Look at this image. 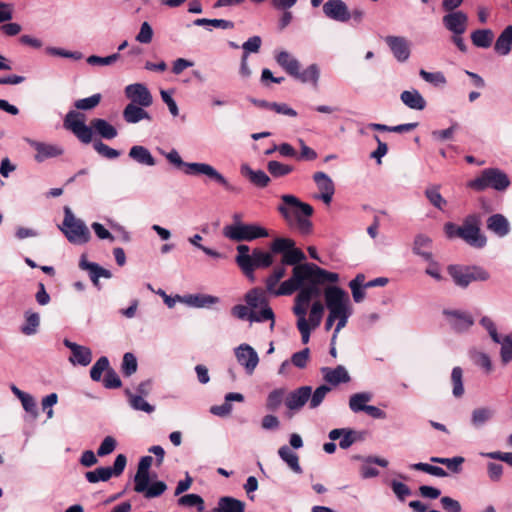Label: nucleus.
<instances>
[{
	"label": "nucleus",
	"mask_w": 512,
	"mask_h": 512,
	"mask_svg": "<svg viewBox=\"0 0 512 512\" xmlns=\"http://www.w3.org/2000/svg\"><path fill=\"white\" fill-rule=\"evenodd\" d=\"M339 275L320 268L313 263L299 264L292 271V276L283 281L273 294L291 295L296 290H300L295 297L294 307L300 305L303 309H307L310 301L319 298L322 295L321 285L325 283H336Z\"/></svg>",
	"instance_id": "obj_1"
},
{
	"label": "nucleus",
	"mask_w": 512,
	"mask_h": 512,
	"mask_svg": "<svg viewBox=\"0 0 512 512\" xmlns=\"http://www.w3.org/2000/svg\"><path fill=\"white\" fill-rule=\"evenodd\" d=\"M85 115L71 110L64 118V127L71 131L82 143L92 141L93 130L103 139L111 140L117 137V129L105 119L94 118L90 126L85 124Z\"/></svg>",
	"instance_id": "obj_2"
},
{
	"label": "nucleus",
	"mask_w": 512,
	"mask_h": 512,
	"mask_svg": "<svg viewBox=\"0 0 512 512\" xmlns=\"http://www.w3.org/2000/svg\"><path fill=\"white\" fill-rule=\"evenodd\" d=\"M282 204L278 206L277 210L281 216L288 222L294 221L297 228L302 234H309L312 231V222L308 219L312 216L313 207L292 194H284L281 196Z\"/></svg>",
	"instance_id": "obj_3"
},
{
	"label": "nucleus",
	"mask_w": 512,
	"mask_h": 512,
	"mask_svg": "<svg viewBox=\"0 0 512 512\" xmlns=\"http://www.w3.org/2000/svg\"><path fill=\"white\" fill-rule=\"evenodd\" d=\"M237 255L235 262L243 274L254 281V271L256 269L268 268L273 264L272 252H266L260 248H255L250 253V247L245 244L237 246Z\"/></svg>",
	"instance_id": "obj_4"
},
{
	"label": "nucleus",
	"mask_w": 512,
	"mask_h": 512,
	"mask_svg": "<svg viewBox=\"0 0 512 512\" xmlns=\"http://www.w3.org/2000/svg\"><path fill=\"white\" fill-rule=\"evenodd\" d=\"M328 290L331 298V306L336 312L334 314L335 320H337V324L332 335V343H334L341 329L346 326L352 311L350 308V299L345 290L333 285L328 286Z\"/></svg>",
	"instance_id": "obj_5"
},
{
	"label": "nucleus",
	"mask_w": 512,
	"mask_h": 512,
	"mask_svg": "<svg viewBox=\"0 0 512 512\" xmlns=\"http://www.w3.org/2000/svg\"><path fill=\"white\" fill-rule=\"evenodd\" d=\"M510 186L508 175L498 168H486L467 183V187L482 192L488 188L496 191H505Z\"/></svg>",
	"instance_id": "obj_6"
},
{
	"label": "nucleus",
	"mask_w": 512,
	"mask_h": 512,
	"mask_svg": "<svg viewBox=\"0 0 512 512\" xmlns=\"http://www.w3.org/2000/svg\"><path fill=\"white\" fill-rule=\"evenodd\" d=\"M59 229L67 240L75 245L86 244L91 239V233L85 222L76 218L68 206L64 207V219Z\"/></svg>",
	"instance_id": "obj_7"
},
{
	"label": "nucleus",
	"mask_w": 512,
	"mask_h": 512,
	"mask_svg": "<svg viewBox=\"0 0 512 512\" xmlns=\"http://www.w3.org/2000/svg\"><path fill=\"white\" fill-rule=\"evenodd\" d=\"M454 284L460 288H467L474 281H487L490 273L480 266L450 265L447 268Z\"/></svg>",
	"instance_id": "obj_8"
},
{
	"label": "nucleus",
	"mask_w": 512,
	"mask_h": 512,
	"mask_svg": "<svg viewBox=\"0 0 512 512\" xmlns=\"http://www.w3.org/2000/svg\"><path fill=\"white\" fill-rule=\"evenodd\" d=\"M481 216L477 213L467 215L461 225L460 239L469 246L481 249L487 244V237L481 231Z\"/></svg>",
	"instance_id": "obj_9"
},
{
	"label": "nucleus",
	"mask_w": 512,
	"mask_h": 512,
	"mask_svg": "<svg viewBox=\"0 0 512 512\" xmlns=\"http://www.w3.org/2000/svg\"><path fill=\"white\" fill-rule=\"evenodd\" d=\"M223 235L236 242L253 241L258 238L267 237L268 231L256 224L235 223L223 228Z\"/></svg>",
	"instance_id": "obj_10"
},
{
	"label": "nucleus",
	"mask_w": 512,
	"mask_h": 512,
	"mask_svg": "<svg viewBox=\"0 0 512 512\" xmlns=\"http://www.w3.org/2000/svg\"><path fill=\"white\" fill-rule=\"evenodd\" d=\"M270 250L274 254H282L281 264L296 265L305 260V254L295 248V241L290 238L278 237L270 244Z\"/></svg>",
	"instance_id": "obj_11"
},
{
	"label": "nucleus",
	"mask_w": 512,
	"mask_h": 512,
	"mask_svg": "<svg viewBox=\"0 0 512 512\" xmlns=\"http://www.w3.org/2000/svg\"><path fill=\"white\" fill-rule=\"evenodd\" d=\"M185 173L187 175H205L215 183L222 186L226 191L237 192L238 189L233 186L218 170L212 165L200 162H185Z\"/></svg>",
	"instance_id": "obj_12"
},
{
	"label": "nucleus",
	"mask_w": 512,
	"mask_h": 512,
	"mask_svg": "<svg viewBox=\"0 0 512 512\" xmlns=\"http://www.w3.org/2000/svg\"><path fill=\"white\" fill-rule=\"evenodd\" d=\"M23 140L36 151L34 160L37 163H42L47 159L56 158L64 154V148L59 144L37 141L29 137H24Z\"/></svg>",
	"instance_id": "obj_13"
},
{
	"label": "nucleus",
	"mask_w": 512,
	"mask_h": 512,
	"mask_svg": "<svg viewBox=\"0 0 512 512\" xmlns=\"http://www.w3.org/2000/svg\"><path fill=\"white\" fill-rule=\"evenodd\" d=\"M443 315L451 329L457 333L467 332L474 325L473 316L465 310L444 309Z\"/></svg>",
	"instance_id": "obj_14"
},
{
	"label": "nucleus",
	"mask_w": 512,
	"mask_h": 512,
	"mask_svg": "<svg viewBox=\"0 0 512 512\" xmlns=\"http://www.w3.org/2000/svg\"><path fill=\"white\" fill-rule=\"evenodd\" d=\"M235 356L238 363L243 366L246 373L251 375L259 363V357L253 347L244 343L235 348Z\"/></svg>",
	"instance_id": "obj_15"
},
{
	"label": "nucleus",
	"mask_w": 512,
	"mask_h": 512,
	"mask_svg": "<svg viewBox=\"0 0 512 512\" xmlns=\"http://www.w3.org/2000/svg\"><path fill=\"white\" fill-rule=\"evenodd\" d=\"M125 95L131 100L130 104L149 107L153 102V97L149 89L142 83H134L126 86Z\"/></svg>",
	"instance_id": "obj_16"
},
{
	"label": "nucleus",
	"mask_w": 512,
	"mask_h": 512,
	"mask_svg": "<svg viewBox=\"0 0 512 512\" xmlns=\"http://www.w3.org/2000/svg\"><path fill=\"white\" fill-rule=\"evenodd\" d=\"M384 41L397 61L406 62L409 59L410 43L405 37L389 35Z\"/></svg>",
	"instance_id": "obj_17"
},
{
	"label": "nucleus",
	"mask_w": 512,
	"mask_h": 512,
	"mask_svg": "<svg viewBox=\"0 0 512 512\" xmlns=\"http://www.w3.org/2000/svg\"><path fill=\"white\" fill-rule=\"evenodd\" d=\"M320 195L318 196L326 205L332 202L335 193V185L331 177L325 172H315L312 176Z\"/></svg>",
	"instance_id": "obj_18"
},
{
	"label": "nucleus",
	"mask_w": 512,
	"mask_h": 512,
	"mask_svg": "<svg viewBox=\"0 0 512 512\" xmlns=\"http://www.w3.org/2000/svg\"><path fill=\"white\" fill-rule=\"evenodd\" d=\"M444 27L453 34H464L467 29L468 17L463 11H454L443 16Z\"/></svg>",
	"instance_id": "obj_19"
},
{
	"label": "nucleus",
	"mask_w": 512,
	"mask_h": 512,
	"mask_svg": "<svg viewBox=\"0 0 512 512\" xmlns=\"http://www.w3.org/2000/svg\"><path fill=\"white\" fill-rule=\"evenodd\" d=\"M311 397V386H301L291 391L285 398V405L291 411H299Z\"/></svg>",
	"instance_id": "obj_20"
},
{
	"label": "nucleus",
	"mask_w": 512,
	"mask_h": 512,
	"mask_svg": "<svg viewBox=\"0 0 512 512\" xmlns=\"http://www.w3.org/2000/svg\"><path fill=\"white\" fill-rule=\"evenodd\" d=\"M63 344L71 350L72 355L69 361L74 365L87 366L92 361L91 349L79 344H76L69 339H64Z\"/></svg>",
	"instance_id": "obj_21"
},
{
	"label": "nucleus",
	"mask_w": 512,
	"mask_h": 512,
	"mask_svg": "<svg viewBox=\"0 0 512 512\" xmlns=\"http://www.w3.org/2000/svg\"><path fill=\"white\" fill-rule=\"evenodd\" d=\"M324 14L335 21L347 22L350 19V12L342 0H329L323 5Z\"/></svg>",
	"instance_id": "obj_22"
},
{
	"label": "nucleus",
	"mask_w": 512,
	"mask_h": 512,
	"mask_svg": "<svg viewBox=\"0 0 512 512\" xmlns=\"http://www.w3.org/2000/svg\"><path fill=\"white\" fill-rule=\"evenodd\" d=\"M486 228L499 238L507 236L511 231L509 220L500 213L493 214L487 218Z\"/></svg>",
	"instance_id": "obj_23"
},
{
	"label": "nucleus",
	"mask_w": 512,
	"mask_h": 512,
	"mask_svg": "<svg viewBox=\"0 0 512 512\" xmlns=\"http://www.w3.org/2000/svg\"><path fill=\"white\" fill-rule=\"evenodd\" d=\"M153 458L151 456H143L139 463L138 469L134 477V490L142 492L146 488V483H149V469L152 465Z\"/></svg>",
	"instance_id": "obj_24"
},
{
	"label": "nucleus",
	"mask_w": 512,
	"mask_h": 512,
	"mask_svg": "<svg viewBox=\"0 0 512 512\" xmlns=\"http://www.w3.org/2000/svg\"><path fill=\"white\" fill-rule=\"evenodd\" d=\"M321 373L324 380L333 386L350 381L348 371L342 365H338L335 368L323 367L321 368Z\"/></svg>",
	"instance_id": "obj_25"
},
{
	"label": "nucleus",
	"mask_w": 512,
	"mask_h": 512,
	"mask_svg": "<svg viewBox=\"0 0 512 512\" xmlns=\"http://www.w3.org/2000/svg\"><path fill=\"white\" fill-rule=\"evenodd\" d=\"M177 299L189 306L203 308L219 302V298L208 294H190L184 297L177 295Z\"/></svg>",
	"instance_id": "obj_26"
},
{
	"label": "nucleus",
	"mask_w": 512,
	"mask_h": 512,
	"mask_svg": "<svg viewBox=\"0 0 512 512\" xmlns=\"http://www.w3.org/2000/svg\"><path fill=\"white\" fill-rule=\"evenodd\" d=\"M240 172L258 188H265L270 183V177L263 170H253L248 164H242Z\"/></svg>",
	"instance_id": "obj_27"
},
{
	"label": "nucleus",
	"mask_w": 512,
	"mask_h": 512,
	"mask_svg": "<svg viewBox=\"0 0 512 512\" xmlns=\"http://www.w3.org/2000/svg\"><path fill=\"white\" fill-rule=\"evenodd\" d=\"M128 156L141 165L149 167L156 165V159L154 156L151 154L148 148L142 145L132 146L129 150Z\"/></svg>",
	"instance_id": "obj_28"
},
{
	"label": "nucleus",
	"mask_w": 512,
	"mask_h": 512,
	"mask_svg": "<svg viewBox=\"0 0 512 512\" xmlns=\"http://www.w3.org/2000/svg\"><path fill=\"white\" fill-rule=\"evenodd\" d=\"M404 105L413 110H424L427 103L421 93L416 89L405 90L400 94Z\"/></svg>",
	"instance_id": "obj_29"
},
{
	"label": "nucleus",
	"mask_w": 512,
	"mask_h": 512,
	"mask_svg": "<svg viewBox=\"0 0 512 512\" xmlns=\"http://www.w3.org/2000/svg\"><path fill=\"white\" fill-rule=\"evenodd\" d=\"M212 512H245V503L231 496H223Z\"/></svg>",
	"instance_id": "obj_30"
},
{
	"label": "nucleus",
	"mask_w": 512,
	"mask_h": 512,
	"mask_svg": "<svg viewBox=\"0 0 512 512\" xmlns=\"http://www.w3.org/2000/svg\"><path fill=\"white\" fill-rule=\"evenodd\" d=\"M293 313L297 316V328L301 334L302 343L307 344L310 340L312 328L306 319L307 309H303L298 305L297 307H293Z\"/></svg>",
	"instance_id": "obj_31"
},
{
	"label": "nucleus",
	"mask_w": 512,
	"mask_h": 512,
	"mask_svg": "<svg viewBox=\"0 0 512 512\" xmlns=\"http://www.w3.org/2000/svg\"><path fill=\"white\" fill-rule=\"evenodd\" d=\"M123 118L127 123L136 124L141 120H151L149 113L142 106L128 104L123 110Z\"/></svg>",
	"instance_id": "obj_32"
},
{
	"label": "nucleus",
	"mask_w": 512,
	"mask_h": 512,
	"mask_svg": "<svg viewBox=\"0 0 512 512\" xmlns=\"http://www.w3.org/2000/svg\"><path fill=\"white\" fill-rule=\"evenodd\" d=\"M512 48V25L507 26L501 34L498 36L494 50L496 53L502 56H506L510 53Z\"/></svg>",
	"instance_id": "obj_33"
},
{
	"label": "nucleus",
	"mask_w": 512,
	"mask_h": 512,
	"mask_svg": "<svg viewBox=\"0 0 512 512\" xmlns=\"http://www.w3.org/2000/svg\"><path fill=\"white\" fill-rule=\"evenodd\" d=\"M276 62L281 66L290 76L297 74L300 69L299 61L287 51H280L276 57Z\"/></svg>",
	"instance_id": "obj_34"
},
{
	"label": "nucleus",
	"mask_w": 512,
	"mask_h": 512,
	"mask_svg": "<svg viewBox=\"0 0 512 512\" xmlns=\"http://www.w3.org/2000/svg\"><path fill=\"white\" fill-rule=\"evenodd\" d=\"M278 455L294 473L301 474L303 472L299 464L298 455L290 447L287 445L281 446L278 450Z\"/></svg>",
	"instance_id": "obj_35"
},
{
	"label": "nucleus",
	"mask_w": 512,
	"mask_h": 512,
	"mask_svg": "<svg viewBox=\"0 0 512 512\" xmlns=\"http://www.w3.org/2000/svg\"><path fill=\"white\" fill-rule=\"evenodd\" d=\"M431 239L423 234H419L414 239L413 252L421 256L426 261H432L430 251Z\"/></svg>",
	"instance_id": "obj_36"
},
{
	"label": "nucleus",
	"mask_w": 512,
	"mask_h": 512,
	"mask_svg": "<svg viewBox=\"0 0 512 512\" xmlns=\"http://www.w3.org/2000/svg\"><path fill=\"white\" fill-rule=\"evenodd\" d=\"M125 394L128 397L130 407L136 411H142L147 414H151L155 411V406L148 403L142 395H136L129 389L125 390Z\"/></svg>",
	"instance_id": "obj_37"
},
{
	"label": "nucleus",
	"mask_w": 512,
	"mask_h": 512,
	"mask_svg": "<svg viewBox=\"0 0 512 512\" xmlns=\"http://www.w3.org/2000/svg\"><path fill=\"white\" fill-rule=\"evenodd\" d=\"M293 77L302 83H310L316 87L320 77V69L317 64H311L302 72H300V69L297 70V74Z\"/></svg>",
	"instance_id": "obj_38"
},
{
	"label": "nucleus",
	"mask_w": 512,
	"mask_h": 512,
	"mask_svg": "<svg viewBox=\"0 0 512 512\" xmlns=\"http://www.w3.org/2000/svg\"><path fill=\"white\" fill-rule=\"evenodd\" d=\"M493 39L494 33L491 29H477L471 33V41L478 48H489Z\"/></svg>",
	"instance_id": "obj_39"
},
{
	"label": "nucleus",
	"mask_w": 512,
	"mask_h": 512,
	"mask_svg": "<svg viewBox=\"0 0 512 512\" xmlns=\"http://www.w3.org/2000/svg\"><path fill=\"white\" fill-rule=\"evenodd\" d=\"M365 462L367 464L363 465L361 467V476L365 479L376 477L379 475V471L371 466L370 464H377L381 467H387L388 461L384 458L376 457V456H369L365 459Z\"/></svg>",
	"instance_id": "obj_40"
},
{
	"label": "nucleus",
	"mask_w": 512,
	"mask_h": 512,
	"mask_svg": "<svg viewBox=\"0 0 512 512\" xmlns=\"http://www.w3.org/2000/svg\"><path fill=\"white\" fill-rule=\"evenodd\" d=\"M40 325V315L33 311L25 312V323L21 326L20 331L27 336L37 333Z\"/></svg>",
	"instance_id": "obj_41"
},
{
	"label": "nucleus",
	"mask_w": 512,
	"mask_h": 512,
	"mask_svg": "<svg viewBox=\"0 0 512 512\" xmlns=\"http://www.w3.org/2000/svg\"><path fill=\"white\" fill-rule=\"evenodd\" d=\"M372 400L370 392L355 393L349 398V408L354 413L364 412L367 403Z\"/></svg>",
	"instance_id": "obj_42"
},
{
	"label": "nucleus",
	"mask_w": 512,
	"mask_h": 512,
	"mask_svg": "<svg viewBox=\"0 0 512 512\" xmlns=\"http://www.w3.org/2000/svg\"><path fill=\"white\" fill-rule=\"evenodd\" d=\"M494 411L488 407L476 408L471 414V423L474 427L480 428L492 419Z\"/></svg>",
	"instance_id": "obj_43"
},
{
	"label": "nucleus",
	"mask_w": 512,
	"mask_h": 512,
	"mask_svg": "<svg viewBox=\"0 0 512 512\" xmlns=\"http://www.w3.org/2000/svg\"><path fill=\"white\" fill-rule=\"evenodd\" d=\"M451 382H452V394L456 398H460L464 395V385H463V370L461 367L456 366L452 369L451 372Z\"/></svg>",
	"instance_id": "obj_44"
},
{
	"label": "nucleus",
	"mask_w": 512,
	"mask_h": 512,
	"mask_svg": "<svg viewBox=\"0 0 512 512\" xmlns=\"http://www.w3.org/2000/svg\"><path fill=\"white\" fill-rule=\"evenodd\" d=\"M430 461L433 463L445 465L453 473H459L461 471V465L464 463L465 459L462 456H455L453 458L433 456L430 458Z\"/></svg>",
	"instance_id": "obj_45"
},
{
	"label": "nucleus",
	"mask_w": 512,
	"mask_h": 512,
	"mask_svg": "<svg viewBox=\"0 0 512 512\" xmlns=\"http://www.w3.org/2000/svg\"><path fill=\"white\" fill-rule=\"evenodd\" d=\"M425 196L429 202L439 210H443L447 204V201L440 194L438 186H430L426 188Z\"/></svg>",
	"instance_id": "obj_46"
},
{
	"label": "nucleus",
	"mask_w": 512,
	"mask_h": 512,
	"mask_svg": "<svg viewBox=\"0 0 512 512\" xmlns=\"http://www.w3.org/2000/svg\"><path fill=\"white\" fill-rule=\"evenodd\" d=\"M112 477L109 467H98L93 471L85 473V478L89 483H97L99 481H108Z\"/></svg>",
	"instance_id": "obj_47"
},
{
	"label": "nucleus",
	"mask_w": 512,
	"mask_h": 512,
	"mask_svg": "<svg viewBox=\"0 0 512 512\" xmlns=\"http://www.w3.org/2000/svg\"><path fill=\"white\" fill-rule=\"evenodd\" d=\"M331 391V388L325 384L320 385L315 389V391L311 392V397L309 399V408L316 409L321 405L326 395Z\"/></svg>",
	"instance_id": "obj_48"
},
{
	"label": "nucleus",
	"mask_w": 512,
	"mask_h": 512,
	"mask_svg": "<svg viewBox=\"0 0 512 512\" xmlns=\"http://www.w3.org/2000/svg\"><path fill=\"white\" fill-rule=\"evenodd\" d=\"M267 169L273 177H283L293 171V166L272 160L268 162Z\"/></svg>",
	"instance_id": "obj_49"
},
{
	"label": "nucleus",
	"mask_w": 512,
	"mask_h": 512,
	"mask_svg": "<svg viewBox=\"0 0 512 512\" xmlns=\"http://www.w3.org/2000/svg\"><path fill=\"white\" fill-rule=\"evenodd\" d=\"M109 360L106 356L100 357L90 370V377L93 381H100L104 371L109 370Z\"/></svg>",
	"instance_id": "obj_50"
},
{
	"label": "nucleus",
	"mask_w": 512,
	"mask_h": 512,
	"mask_svg": "<svg viewBox=\"0 0 512 512\" xmlns=\"http://www.w3.org/2000/svg\"><path fill=\"white\" fill-rule=\"evenodd\" d=\"M196 26H213L215 28L221 29H232L234 28V23L229 20L224 19H206V18H198L193 22Z\"/></svg>",
	"instance_id": "obj_51"
},
{
	"label": "nucleus",
	"mask_w": 512,
	"mask_h": 512,
	"mask_svg": "<svg viewBox=\"0 0 512 512\" xmlns=\"http://www.w3.org/2000/svg\"><path fill=\"white\" fill-rule=\"evenodd\" d=\"M178 505L183 507H197L198 511L204 509V501L197 494H186L178 499Z\"/></svg>",
	"instance_id": "obj_52"
},
{
	"label": "nucleus",
	"mask_w": 512,
	"mask_h": 512,
	"mask_svg": "<svg viewBox=\"0 0 512 512\" xmlns=\"http://www.w3.org/2000/svg\"><path fill=\"white\" fill-rule=\"evenodd\" d=\"M410 468L417 471H423L436 477H446L448 475L443 468L439 466L430 465L428 463H415L410 465Z\"/></svg>",
	"instance_id": "obj_53"
},
{
	"label": "nucleus",
	"mask_w": 512,
	"mask_h": 512,
	"mask_svg": "<svg viewBox=\"0 0 512 512\" xmlns=\"http://www.w3.org/2000/svg\"><path fill=\"white\" fill-rule=\"evenodd\" d=\"M324 314V305L320 301H315L310 309L309 324L312 328H316L320 325Z\"/></svg>",
	"instance_id": "obj_54"
},
{
	"label": "nucleus",
	"mask_w": 512,
	"mask_h": 512,
	"mask_svg": "<svg viewBox=\"0 0 512 512\" xmlns=\"http://www.w3.org/2000/svg\"><path fill=\"white\" fill-rule=\"evenodd\" d=\"M286 269L282 266L274 268L272 274L266 279V289L269 293L274 292L278 282L285 276Z\"/></svg>",
	"instance_id": "obj_55"
},
{
	"label": "nucleus",
	"mask_w": 512,
	"mask_h": 512,
	"mask_svg": "<svg viewBox=\"0 0 512 512\" xmlns=\"http://www.w3.org/2000/svg\"><path fill=\"white\" fill-rule=\"evenodd\" d=\"M284 389H275L268 394L266 408L269 411H276L283 402Z\"/></svg>",
	"instance_id": "obj_56"
},
{
	"label": "nucleus",
	"mask_w": 512,
	"mask_h": 512,
	"mask_svg": "<svg viewBox=\"0 0 512 512\" xmlns=\"http://www.w3.org/2000/svg\"><path fill=\"white\" fill-rule=\"evenodd\" d=\"M93 148L99 155L107 159H116L120 156V151L109 147L100 140L94 141Z\"/></svg>",
	"instance_id": "obj_57"
},
{
	"label": "nucleus",
	"mask_w": 512,
	"mask_h": 512,
	"mask_svg": "<svg viewBox=\"0 0 512 512\" xmlns=\"http://www.w3.org/2000/svg\"><path fill=\"white\" fill-rule=\"evenodd\" d=\"M420 77L434 86H444L446 78L442 72H428L424 69L419 71Z\"/></svg>",
	"instance_id": "obj_58"
},
{
	"label": "nucleus",
	"mask_w": 512,
	"mask_h": 512,
	"mask_svg": "<svg viewBox=\"0 0 512 512\" xmlns=\"http://www.w3.org/2000/svg\"><path fill=\"white\" fill-rule=\"evenodd\" d=\"M120 58L119 53H113L111 55L101 57L97 55H91L87 57L86 61L89 65L92 66H108L114 64Z\"/></svg>",
	"instance_id": "obj_59"
},
{
	"label": "nucleus",
	"mask_w": 512,
	"mask_h": 512,
	"mask_svg": "<svg viewBox=\"0 0 512 512\" xmlns=\"http://www.w3.org/2000/svg\"><path fill=\"white\" fill-rule=\"evenodd\" d=\"M167 489V485L163 481H156L149 485L146 483V488L141 492L144 493V496L148 499L159 497L162 495Z\"/></svg>",
	"instance_id": "obj_60"
},
{
	"label": "nucleus",
	"mask_w": 512,
	"mask_h": 512,
	"mask_svg": "<svg viewBox=\"0 0 512 512\" xmlns=\"http://www.w3.org/2000/svg\"><path fill=\"white\" fill-rule=\"evenodd\" d=\"M137 359L133 353L127 352L123 356L122 372L125 376H131L137 371Z\"/></svg>",
	"instance_id": "obj_61"
},
{
	"label": "nucleus",
	"mask_w": 512,
	"mask_h": 512,
	"mask_svg": "<svg viewBox=\"0 0 512 512\" xmlns=\"http://www.w3.org/2000/svg\"><path fill=\"white\" fill-rule=\"evenodd\" d=\"M101 101V94H93L90 97L75 101L74 106L79 110H91L98 106Z\"/></svg>",
	"instance_id": "obj_62"
},
{
	"label": "nucleus",
	"mask_w": 512,
	"mask_h": 512,
	"mask_svg": "<svg viewBox=\"0 0 512 512\" xmlns=\"http://www.w3.org/2000/svg\"><path fill=\"white\" fill-rule=\"evenodd\" d=\"M309 358L310 350L309 348H304L303 350L292 354L290 363L299 369H304L308 364Z\"/></svg>",
	"instance_id": "obj_63"
},
{
	"label": "nucleus",
	"mask_w": 512,
	"mask_h": 512,
	"mask_svg": "<svg viewBox=\"0 0 512 512\" xmlns=\"http://www.w3.org/2000/svg\"><path fill=\"white\" fill-rule=\"evenodd\" d=\"M500 345V355L502 361L504 363L510 362L512 360V334L503 336Z\"/></svg>",
	"instance_id": "obj_64"
}]
</instances>
